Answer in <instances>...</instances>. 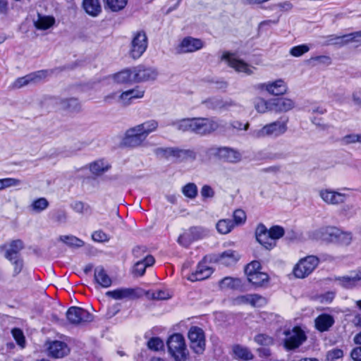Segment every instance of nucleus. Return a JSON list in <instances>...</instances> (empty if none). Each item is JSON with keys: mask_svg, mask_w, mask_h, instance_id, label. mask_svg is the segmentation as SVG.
<instances>
[{"mask_svg": "<svg viewBox=\"0 0 361 361\" xmlns=\"http://www.w3.org/2000/svg\"><path fill=\"white\" fill-rule=\"evenodd\" d=\"M284 345L288 350L298 348L306 339L305 333L300 327H294L285 333Z\"/></svg>", "mask_w": 361, "mask_h": 361, "instance_id": "obj_14", "label": "nucleus"}, {"mask_svg": "<svg viewBox=\"0 0 361 361\" xmlns=\"http://www.w3.org/2000/svg\"><path fill=\"white\" fill-rule=\"evenodd\" d=\"M239 258L240 255L237 252L228 250L217 256L215 260L220 264L231 266L235 264Z\"/></svg>", "mask_w": 361, "mask_h": 361, "instance_id": "obj_31", "label": "nucleus"}, {"mask_svg": "<svg viewBox=\"0 0 361 361\" xmlns=\"http://www.w3.org/2000/svg\"><path fill=\"white\" fill-rule=\"evenodd\" d=\"M155 260L153 256L147 255L143 259H139L134 265L133 273L136 276H142L145 274L147 267L154 264Z\"/></svg>", "mask_w": 361, "mask_h": 361, "instance_id": "obj_29", "label": "nucleus"}, {"mask_svg": "<svg viewBox=\"0 0 361 361\" xmlns=\"http://www.w3.org/2000/svg\"><path fill=\"white\" fill-rule=\"evenodd\" d=\"M66 317L73 324H84L93 319V316L87 310L75 306L71 307L67 310Z\"/></svg>", "mask_w": 361, "mask_h": 361, "instance_id": "obj_12", "label": "nucleus"}, {"mask_svg": "<svg viewBox=\"0 0 361 361\" xmlns=\"http://www.w3.org/2000/svg\"><path fill=\"white\" fill-rule=\"evenodd\" d=\"M188 338L190 341V348L195 353L201 354L205 348L204 334L202 329L192 326L188 331Z\"/></svg>", "mask_w": 361, "mask_h": 361, "instance_id": "obj_11", "label": "nucleus"}, {"mask_svg": "<svg viewBox=\"0 0 361 361\" xmlns=\"http://www.w3.org/2000/svg\"><path fill=\"white\" fill-rule=\"evenodd\" d=\"M113 78L118 83L134 82L133 69H125L114 74Z\"/></svg>", "mask_w": 361, "mask_h": 361, "instance_id": "obj_36", "label": "nucleus"}, {"mask_svg": "<svg viewBox=\"0 0 361 361\" xmlns=\"http://www.w3.org/2000/svg\"><path fill=\"white\" fill-rule=\"evenodd\" d=\"M147 48V37L146 33L141 30L137 31L133 35L130 48L129 51L130 56L134 59H139L146 51Z\"/></svg>", "mask_w": 361, "mask_h": 361, "instance_id": "obj_9", "label": "nucleus"}, {"mask_svg": "<svg viewBox=\"0 0 361 361\" xmlns=\"http://www.w3.org/2000/svg\"><path fill=\"white\" fill-rule=\"evenodd\" d=\"M205 155L209 158H238L242 156L240 152L236 149L226 146L217 145H212L208 147L205 151Z\"/></svg>", "mask_w": 361, "mask_h": 361, "instance_id": "obj_13", "label": "nucleus"}, {"mask_svg": "<svg viewBox=\"0 0 361 361\" xmlns=\"http://www.w3.org/2000/svg\"><path fill=\"white\" fill-rule=\"evenodd\" d=\"M154 154L158 157L185 158L196 157V153L192 149H180L178 147H157L154 149Z\"/></svg>", "mask_w": 361, "mask_h": 361, "instance_id": "obj_10", "label": "nucleus"}, {"mask_svg": "<svg viewBox=\"0 0 361 361\" xmlns=\"http://www.w3.org/2000/svg\"><path fill=\"white\" fill-rule=\"evenodd\" d=\"M92 238L94 241L99 243L107 242L109 240L108 235L101 230L94 231L92 234Z\"/></svg>", "mask_w": 361, "mask_h": 361, "instance_id": "obj_60", "label": "nucleus"}, {"mask_svg": "<svg viewBox=\"0 0 361 361\" xmlns=\"http://www.w3.org/2000/svg\"><path fill=\"white\" fill-rule=\"evenodd\" d=\"M49 201L45 197H39L32 201L30 208L35 213H41L49 207Z\"/></svg>", "mask_w": 361, "mask_h": 361, "instance_id": "obj_39", "label": "nucleus"}, {"mask_svg": "<svg viewBox=\"0 0 361 361\" xmlns=\"http://www.w3.org/2000/svg\"><path fill=\"white\" fill-rule=\"evenodd\" d=\"M169 354L176 361H186L188 357V350L186 348L185 338L180 334H174L167 341Z\"/></svg>", "mask_w": 361, "mask_h": 361, "instance_id": "obj_4", "label": "nucleus"}, {"mask_svg": "<svg viewBox=\"0 0 361 361\" xmlns=\"http://www.w3.org/2000/svg\"><path fill=\"white\" fill-rule=\"evenodd\" d=\"M147 346L149 349L157 351L164 347V343L159 338H152L147 342Z\"/></svg>", "mask_w": 361, "mask_h": 361, "instance_id": "obj_58", "label": "nucleus"}, {"mask_svg": "<svg viewBox=\"0 0 361 361\" xmlns=\"http://www.w3.org/2000/svg\"><path fill=\"white\" fill-rule=\"evenodd\" d=\"M105 8H108L113 12H118L123 10L128 0H104Z\"/></svg>", "mask_w": 361, "mask_h": 361, "instance_id": "obj_40", "label": "nucleus"}, {"mask_svg": "<svg viewBox=\"0 0 361 361\" xmlns=\"http://www.w3.org/2000/svg\"><path fill=\"white\" fill-rule=\"evenodd\" d=\"M333 316L329 314H321L314 320L315 328L320 332L327 331L334 324Z\"/></svg>", "mask_w": 361, "mask_h": 361, "instance_id": "obj_28", "label": "nucleus"}, {"mask_svg": "<svg viewBox=\"0 0 361 361\" xmlns=\"http://www.w3.org/2000/svg\"><path fill=\"white\" fill-rule=\"evenodd\" d=\"M69 351L67 344L59 341L50 343L48 347L49 355L54 358H61L67 355Z\"/></svg>", "mask_w": 361, "mask_h": 361, "instance_id": "obj_25", "label": "nucleus"}, {"mask_svg": "<svg viewBox=\"0 0 361 361\" xmlns=\"http://www.w3.org/2000/svg\"><path fill=\"white\" fill-rule=\"evenodd\" d=\"M61 239L63 242H64L66 244H67L70 246H73V247H80L84 245V242L82 240H80L75 236H73V235L61 236Z\"/></svg>", "mask_w": 361, "mask_h": 361, "instance_id": "obj_50", "label": "nucleus"}, {"mask_svg": "<svg viewBox=\"0 0 361 361\" xmlns=\"http://www.w3.org/2000/svg\"><path fill=\"white\" fill-rule=\"evenodd\" d=\"M314 238L341 246H348L353 240L352 232L343 231L335 226H324L319 228L314 231Z\"/></svg>", "mask_w": 361, "mask_h": 361, "instance_id": "obj_2", "label": "nucleus"}, {"mask_svg": "<svg viewBox=\"0 0 361 361\" xmlns=\"http://www.w3.org/2000/svg\"><path fill=\"white\" fill-rule=\"evenodd\" d=\"M55 23V18L50 16H43L39 13L37 18L34 20L35 27L37 30H46L52 27Z\"/></svg>", "mask_w": 361, "mask_h": 361, "instance_id": "obj_32", "label": "nucleus"}, {"mask_svg": "<svg viewBox=\"0 0 361 361\" xmlns=\"http://www.w3.org/2000/svg\"><path fill=\"white\" fill-rule=\"evenodd\" d=\"M255 108L257 112L264 114L267 111H271V99L265 100L263 98H257L255 101Z\"/></svg>", "mask_w": 361, "mask_h": 361, "instance_id": "obj_42", "label": "nucleus"}, {"mask_svg": "<svg viewBox=\"0 0 361 361\" xmlns=\"http://www.w3.org/2000/svg\"><path fill=\"white\" fill-rule=\"evenodd\" d=\"M47 104L54 106L56 111H66L69 112H79L81 105L78 99L75 97L61 99L58 97H49L46 99Z\"/></svg>", "mask_w": 361, "mask_h": 361, "instance_id": "obj_7", "label": "nucleus"}, {"mask_svg": "<svg viewBox=\"0 0 361 361\" xmlns=\"http://www.w3.org/2000/svg\"><path fill=\"white\" fill-rule=\"evenodd\" d=\"M226 122L214 118H195V133L206 135L226 128Z\"/></svg>", "mask_w": 361, "mask_h": 361, "instance_id": "obj_5", "label": "nucleus"}, {"mask_svg": "<svg viewBox=\"0 0 361 361\" xmlns=\"http://www.w3.org/2000/svg\"><path fill=\"white\" fill-rule=\"evenodd\" d=\"M237 104L231 99H221V104L219 111L229 110L231 107L236 106Z\"/></svg>", "mask_w": 361, "mask_h": 361, "instance_id": "obj_63", "label": "nucleus"}, {"mask_svg": "<svg viewBox=\"0 0 361 361\" xmlns=\"http://www.w3.org/2000/svg\"><path fill=\"white\" fill-rule=\"evenodd\" d=\"M248 127V123H246L245 125H243V123L239 121H233L229 123H226V128H221V131L226 132L233 130H240L242 129L247 130Z\"/></svg>", "mask_w": 361, "mask_h": 361, "instance_id": "obj_46", "label": "nucleus"}, {"mask_svg": "<svg viewBox=\"0 0 361 361\" xmlns=\"http://www.w3.org/2000/svg\"><path fill=\"white\" fill-rule=\"evenodd\" d=\"M319 264L317 257L310 255L301 259L293 268V274L298 279H304L310 274Z\"/></svg>", "mask_w": 361, "mask_h": 361, "instance_id": "obj_8", "label": "nucleus"}, {"mask_svg": "<svg viewBox=\"0 0 361 361\" xmlns=\"http://www.w3.org/2000/svg\"><path fill=\"white\" fill-rule=\"evenodd\" d=\"M71 208L78 214H87L91 213L90 206L81 201H76L73 202L71 204Z\"/></svg>", "mask_w": 361, "mask_h": 361, "instance_id": "obj_45", "label": "nucleus"}, {"mask_svg": "<svg viewBox=\"0 0 361 361\" xmlns=\"http://www.w3.org/2000/svg\"><path fill=\"white\" fill-rule=\"evenodd\" d=\"M261 264L259 261H252L248 264L245 269L247 276L259 272Z\"/></svg>", "mask_w": 361, "mask_h": 361, "instance_id": "obj_57", "label": "nucleus"}, {"mask_svg": "<svg viewBox=\"0 0 361 361\" xmlns=\"http://www.w3.org/2000/svg\"><path fill=\"white\" fill-rule=\"evenodd\" d=\"M233 353L237 358L243 360H251L254 357L253 354L247 347L240 345H234Z\"/></svg>", "mask_w": 361, "mask_h": 361, "instance_id": "obj_35", "label": "nucleus"}, {"mask_svg": "<svg viewBox=\"0 0 361 361\" xmlns=\"http://www.w3.org/2000/svg\"><path fill=\"white\" fill-rule=\"evenodd\" d=\"M23 248V243L20 240H13L0 246V250L4 252V257L10 261L16 259L18 254Z\"/></svg>", "mask_w": 361, "mask_h": 361, "instance_id": "obj_18", "label": "nucleus"}, {"mask_svg": "<svg viewBox=\"0 0 361 361\" xmlns=\"http://www.w3.org/2000/svg\"><path fill=\"white\" fill-rule=\"evenodd\" d=\"M224 58L227 61L229 66L234 68L238 72H243L247 75H251L253 73L254 67H251L247 63L242 60L235 58L232 54H225Z\"/></svg>", "mask_w": 361, "mask_h": 361, "instance_id": "obj_20", "label": "nucleus"}, {"mask_svg": "<svg viewBox=\"0 0 361 361\" xmlns=\"http://www.w3.org/2000/svg\"><path fill=\"white\" fill-rule=\"evenodd\" d=\"M319 196L324 202L329 204H338L344 202L345 195L332 190H321Z\"/></svg>", "mask_w": 361, "mask_h": 361, "instance_id": "obj_23", "label": "nucleus"}, {"mask_svg": "<svg viewBox=\"0 0 361 361\" xmlns=\"http://www.w3.org/2000/svg\"><path fill=\"white\" fill-rule=\"evenodd\" d=\"M82 6L87 13L94 17L102 11L99 0H83Z\"/></svg>", "mask_w": 361, "mask_h": 361, "instance_id": "obj_33", "label": "nucleus"}, {"mask_svg": "<svg viewBox=\"0 0 361 361\" xmlns=\"http://www.w3.org/2000/svg\"><path fill=\"white\" fill-rule=\"evenodd\" d=\"M207 109L218 110L220 109L221 98L213 97L209 98L202 102Z\"/></svg>", "mask_w": 361, "mask_h": 361, "instance_id": "obj_55", "label": "nucleus"}, {"mask_svg": "<svg viewBox=\"0 0 361 361\" xmlns=\"http://www.w3.org/2000/svg\"><path fill=\"white\" fill-rule=\"evenodd\" d=\"M233 219L235 225H242L246 221L245 212L242 209H236L233 212Z\"/></svg>", "mask_w": 361, "mask_h": 361, "instance_id": "obj_59", "label": "nucleus"}, {"mask_svg": "<svg viewBox=\"0 0 361 361\" xmlns=\"http://www.w3.org/2000/svg\"><path fill=\"white\" fill-rule=\"evenodd\" d=\"M11 334L17 344L22 348H25V338L23 331L18 328H14L11 330Z\"/></svg>", "mask_w": 361, "mask_h": 361, "instance_id": "obj_49", "label": "nucleus"}, {"mask_svg": "<svg viewBox=\"0 0 361 361\" xmlns=\"http://www.w3.org/2000/svg\"><path fill=\"white\" fill-rule=\"evenodd\" d=\"M254 341L259 345H263V346H269L273 345L274 343V339L272 337L260 334L255 336Z\"/></svg>", "mask_w": 361, "mask_h": 361, "instance_id": "obj_53", "label": "nucleus"}, {"mask_svg": "<svg viewBox=\"0 0 361 361\" xmlns=\"http://www.w3.org/2000/svg\"><path fill=\"white\" fill-rule=\"evenodd\" d=\"M133 69L134 82L154 80L158 75L157 71L152 68L139 66L133 68Z\"/></svg>", "mask_w": 361, "mask_h": 361, "instance_id": "obj_15", "label": "nucleus"}, {"mask_svg": "<svg viewBox=\"0 0 361 361\" xmlns=\"http://www.w3.org/2000/svg\"><path fill=\"white\" fill-rule=\"evenodd\" d=\"M147 297L153 300H167L171 298L169 291L165 290H156L152 292H147Z\"/></svg>", "mask_w": 361, "mask_h": 361, "instance_id": "obj_47", "label": "nucleus"}, {"mask_svg": "<svg viewBox=\"0 0 361 361\" xmlns=\"http://www.w3.org/2000/svg\"><path fill=\"white\" fill-rule=\"evenodd\" d=\"M171 125L178 130L182 132L195 133V118H188L176 120L171 123Z\"/></svg>", "mask_w": 361, "mask_h": 361, "instance_id": "obj_30", "label": "nucleus"}, {"mask_svg": "<svg viewBox=\"0 0 361 361\" xmlns=\"http://www.w3.org/2000/svg\"><path fill=\"white\" fill-rule=\"evenodd\" d=\"M249 282L257 287L264 286L269 282V276L264 272L259 271L247 276Z\"/></svg>", "mask_w": 361, "mask_h": 361, "instance_id": "obj_34", "label": "nucleus"}, {"mask_svg": "<svg viewBox=\"0 0 361 361\" xmlns=\"http://www.w3.org/2000/svg\"><path fill=\"white\" fill-rule=\"evenodd\" d=\"M267 299L258 294H250V303L254 307H263L267 304Z\"/></svg>", "mask_w": 361, "mask_h": 361, "instance_id": "obj_51", "label": "nucleus"}, {"mask_svg": "<svg viewBox=\"0 0 361 361\" xmlns=\"http://www.w3.org/2000/svg\"><path fill=\"white\" fill-rule=\"evenodd\" d=\"M310 47L307 44H301L295 46L290 49V54L294 57H300L305 53L308 52Z\"/></svg>", "mask_w": 361, "mask_h": 361, "instance_id": "obj_52", "label": "nucleus"}, {"mask_svg": "<svg viewBox=\"0 0 361 361\" xmlns=\"http://www.w3.org/2000/svg\"><path fill=\"white\" fill-rule=\"evenodd\" d=\"M219 286L222 289H238L242 286V283L238 278L225 277L220 281Z\"/></svg>", "mask_w": 361, "mask_h": 361, "instance_id": "obj_38", "label": "nucleus"}, {"mask_svg": "<svg viewBox=\"0 0 361 361\" xmlns=\"http://www.w3.org/2000/svg\"><path fill=\"white\" fill-rule=\"evenodd\" d=\"M271 111L275 113L287 112L295 107V102L289 98L279 97L271 99Z\"/></svg>", "mask_w": 361, "mask_h": 361, "instance_id": "obj_21", "label": "nucleus"}, {"mask_svg": "<svg viewBox=\"0 0 361 361\" xmlns=\"http://www.w3.org/2000/svg\"><path fill=\"white\" fill-rule=\"evenodd\" d=\"M203 47L204 42L200 39L186 37L181 41L178 47L180 53H190L200 50Z\"/></svg>", "mask_w": 361, "mask_h": 361, "instance_id": "obj_19", "label": "nucleus"}, {"mask_svg": "<svg viewBox=\"0 0 361 361\" xmlns=\"http://www.w3.org/2000/svg\"><path fill=\"white\" fill-rule=\"evenodd\" d=\"M133 256L137 258L142 259H143L147 254V248L145 246H136L133 250Z\"/></svg>", "mask_w": 361, "mask_h": 361, "instance_id": "obj_62", "label": "nucleus"}, {"mask_svg": "<svg viewBox=\"0 0 361 361\" xmlns=\"http://www.w3.org/2000/svg\"><path fill=\"white\" fill-rule=\"evenodd\" d=\"M343 355V350L334 348L327 353L326 358L329 361H336L337 359L342 357Z\"/></svg>", "mask_w": 361, "mask_h": 361, "instance_id": "obj_61", "label": "nucleus"}, {"mask_svg": "<svg viewBox=\"0 0 361 361\" xmlns=\"http://www.w3.org/2000/svg\"><path fill=\"white\" fill-rule=\"evenodd\" d=\"M212 272V269L205 262H202L198 264L195 271L188 276V279L191 281L204 280L209 278Z\"/></svg>", "mask_w": 361, "mask_h": 361, "instance_id": "obj_24", "label": "nucleus"}, {"mask_svg": "<svg viewBox=\"0 0 361 361\" xmlns=\"http://www.w3.org/2000/svg\"><path fill=\"white\" fill-rule=\"evenodd\" d=\"M159 127L157 120H147L126 130L121 145L126 147L135 148L142 145L148 135Z\"/></svg>", "mask_w": 361, "mask_h": 361, "instance_id": "obj_1", "label": "nucleus"}, {"mask_svg": "<svg viewBox=\"0 0 361 361\" xmlns=\"http://www.w3.org/2000/svg\"><path fill=\"white\" fill-rule=\"evenodd\" d=\"M182 192L185 197L193 199L197 195V188L195 183H190L183 187Z\"/></svg>", "mask_w": 361, "mask_h": 361, "instance_id": "obj_48", "label": "nucleus"}, {"mask_svg": "<svg viewBox=\"0 0 361 361\" xmlns=\"http://www.w3.org/2000/svg\"><path fill=\"white\" fill-rule=\"evenodd\" d=\"M336 281H338V283L340 286L345 288H353L357 283V281L352 271L350 272L349 275L336 277Z\"/></svg>", "mask_w": 361, "mask_h": 361, "instance_id": "obj_37", "label": "nucleus"}, {"mask_svg": "<svg viewBox=\"0 0 361 361\" xmlns=\"http://www.w3.org/2000/svg\"><path fill=\"white\" fill-rule=\"evenodd\" d=\"M20 184V180L16 178H6L0 179V188L1 190L9 188V187H15L18 186Z\"/></svg>", "mask_w": 361, "mask_h": 361, "instance_id": "obj_56", "label": "nucleus"}, {"mask_svg": "<svg viewBox=\"0 0 361 361\" xmlns=\"http://www.w3.org/2000/svg\"><path fill=\"white\" fill-rule=\"evenodd\" d=\"M109 165L105 164L103 159H97L90 164V171L96 174L99 175L108 170Z\"/></svg>", "mask_w": 361, "mask_h": 361, "instance_id": "obj_44", "label": "nucleus"}, {"mask_svg": "<svg viewBox=\"0 0 361 361\" xmlns=\"http://www.w3.org/2000/svg\"><path fill=\"white\" fill-rule=\"evenodd\" d=\"M344 44H355L356 47L361 45V30L344 35Z\"/></svg>", "mask_w": 361, "mask_h": 361, "instance_id": "obj_43", "label": "nucleus"}, {"mask_svg": "<svg viewBox=\"0 0 361 361\" xmlns=\"http://www.w3.org/2000/svg\"><path fill=\"white\" fill-rule=\"evenodd\" d=\"M284 229L280 226H274L267 229L263 224L257 226L255 236L257 242L267 250H271L276 245V240L283 236Z\"/></svg>", "mask_w": 361, "mask_h": 361, "instance_id": "obj_3", "label": "nucleus"}, {"mask_svg": "<svg viewBox=\"0 0 361 361\" xmlns=\"http://www.w3.org/2000/svg\"><path fill=\"white\" fill-rule=\"evenodd\" d=\"M106 295L114 300H131L138 297L137 290L131 288H121L106 293Z\"/></svg>", "mask_w": 361, "mask_h": 361, "instance_id": "obj_22", "label": "nucleus"}, {"mask_svg": "<svg viewBox=\"0 0 361 361\" xmlns=\"http://www.w3.org/2000/svg\"><path fill=\"white\" fill-rule=\"evenodd\" d=\"M192 241V239L188 233L180 235L178 239V243L184 247H188Z\"/></svg>", "mask_w": 361, "mask_h": 361, "instance_id": "obj_64", "label": "nucleus"}, {"mask_svg": "<svg viewBox=\"0 0 361 361\" xmlns=\"http://www.w3.org/2000/svg\"><path fill=\"white\" fill-rule=\"evenodd\" d=\"M145 91L136 87L123 92L118 95V101L124 106H128L135 99H140L144 96Z\"/></svg>", "mask_w": 361, "mask_h": 361, "instance_id": "obj_26", "label": "nucleus"}, {"mask_svg": "<svg viewBox=\"0 0 361 361\" xmlns=\"http://www.w3.org/2000/svg\"><path fill=\"white\" fill-rule=\"evenodd\" d=\"M286 130V122L277 121L267 124L260 129L253 130L252 135L256 138H262L267 136L278 137L285 133Z\"/></svg>", "mask_w": 361, "mask_h": 361, "instance_id": "obj_6", "label": "nucleus"}, {"mask_svg": "<svg viewBox=\"0 0 361 361\" xmlns=\"http://www.w3.org/2000/svg\"><path fill=\"white\" fill-rule=\"evenodd\" d=\"M192 240H198L204 238L207 234V230L202 227H193L191 228L189 233Z\"/></svg>", "mask_w": 361, "mask_h": 361, "instance_id": "obj_54", "label": "nucleus"}, {"mask_svg": "<svg viewBox=\"0 0 361 361\" xmlns=\"http://www.w3.org/2000/svg\"><path fill=\"white\" fill-rule=\"evenodd\" d=\"M258 87L262 90H266L269 94L273 95H282L286 94L288 90V86L282 79L259 84Z\"/></svg>", "mask_w": 361, "mask_h": 361, "instance_id": "obj_17", "label": "nucleus"}, {"mask_svg": "<svg viewBox=\"0 0 361 361\" xmlns=\"http://www.w3.org/2000/svg\"><path fill=\"white\" fill-rule=\"evenodd\" d=\"M234 224L230 219H221L216 225V230L221 234H227L231 231Z\"/></svg>", "mask_w": 361, "mask_h": 361, "instance_id": "obj_41", "label": "nucleus"}, {"mask_svg": "<svg viewBox=\"0 0 361 361\" xmlns=\"http://www.w3.org/2000/svg\"><path fill=\"white\" fill-rule=\"evenodd\" d=\"M47 76V71L42 70L18 78L13 82V87L20 88L30 83H36Z\"/></svg>", "mask_w": 361, "mask_h": 361, "instance_id": "obj_16", "label": "nucleus"}, {"mask_svg": "<svg viewBox=\"0 0 361 361\" xmlns=\"http://www.w3.org/2000/svg\"><path fill=\"white\" fill-rule=\"evenodd\" d=\"M94 280L97 284L102 288H109L112 283L111 278L102 266L97 267L94 269Z\"/></svg>", "mask_w": 361, "mask_h": 361, "instance_id": "obj_27", "label": "nucleus"}]
</instances>
